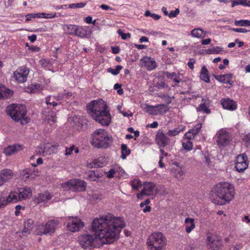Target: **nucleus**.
I'll use <instances>...</instances> for the list:
<instances>
[{
  "instance_id": "1",
  "label": "nucleus",
  "mask_w": 250,
  "mask_h": 250,
  "mask_svg": "<svg viewBox=\"0 0 250 250\" xmlns=\"http://www.w3.org/2000/svg\"><path fill=\"white\" fill-rule=\"evenodd\" d=\"M91 227L101 244H110L119 238L121 230L125 227V223L122 218L108 213L94 219Z\"/></svg>"
},
{
  "instance_id": "2",
  "label": "nucleus",
  "mask_w": 250,
  "mask_h": 250,
  "mask_svg": "<svg viewBox=\"0 0 250 250\" xmlns=\"http://www.w3.org/2000/svg\"><path fill=\"white\" fill-rule=\"evenodd\" d=\"M91 117L102 125L108 126L110 123L111 115L106 104L102 99L92 101L87 106Z\"/></svg>"
},
{
  "instance_id": "3",
  "label": "nucleus",
  "mask_w": 250,
  "mask_h": 250,
  "mask_svg": "<svg viewBox=\"0 0 250 250\" xmlns=\"http://www.w3.org/2000/svg\"><path fill=\"white\" fill-rule=\"evenodd\" d=\"M213 192L216 198L220 200L215 203L221 205L229 202L233 198L235 194L233 186L229 183L216 185L214 188Z\"/></svg>"
},
{
  "instance_id": "4",
  "label": "nucleus",
  "mask_w": 250,
  "mask_h": 250,
  "mask_svg": "<svg viewBox=\"0 0 250 250\" xmlns=\"http://www.w3.org/2000/svg\"><path fill=\"white\" fill-rule=\"evenodd\" d=\"M6 114L15 122L20 121L21 125L29 122V119L25 118L26 114V108L25 105L20 104H12L6 107Z\"/></svg>"
},
{
  "instance_id": "5",
  "label": "nucleus",
  "mask_w": 250,
  "mask_h": 250,
  "mask_svg": "<svg viewBox=\"0 0 250 250\" xmlns=\"http://www.w3.org/2000/svg\"><path fill=\"white\" fill-rule=\"evenodd\" d=\"M112 142V137L104 129H98L92 134L91 144L97 148L108 147Z\"/></svg>"
},
{
  "instance_id": "6",
  "label": "nucleus",
  "mask_w": 250,
  "mask_h": 250,
  "mask_svg": "<svg viewBox=\"0 0 250 250\" xmlns=\"http://www.w3.org/2000/svg\"><path fill=\"white\" fill-rule=\"evenodd\" d=\"M167 239L162 232H155L150 235L147 240L149 250H165Z\"/></svg>"
},
{
  "instance_id": "7",
  "label": "nucleus",
  "mask_w": 250,
  "mask_h": 250,
  "mask_svg": "<svg viewBox=\"0 0 250 250\" xmlns=\"http://www.w3.org/2000/svg\"><path fill=\"white\" fill-rule=\"evenodd\" d=\"M78 241L83 248L86 249L97 247L100 241L95 232V234L92 235L84 234L80 235L78 237Z\"/></svg>"
},
{
  "instance_id": "8",
  "label": "nucleus",
  "mask_w": 250,
  "mask_h": 250,
  "mask_svg": "<svg viewBox=\"0 0 250 250\" xmlns=\"http://www.w3.org/2000/svg\"><path fill=\"white\" fill-rule=\"evenodd\" d=\"M58 224V221L50 220L47 221L44 225L38 226L37 229V234L42 235L54 233Z\"/></svg>"
},
{
  "instance_id": "9",
  "label": "nucleus",
  "mask_w": 250,
  "mask_h": 250,
  "mask_svg": "<svg viewBox=\"0 0 250 250\" xmlns=\"http://www.w3.org/2000/svg\"><path fill=\"white\" fill-rule=\"evenodd\" d=\"M32 195V191L29 188H21L18 192L11 191L10 197H11L13 203H17L22 199H25Z\"/></svg>"
},
{
  "instance_id": "10",
  "label": "nucleus",
  "mask_w": 250,
  "mask_h": 250,
  "mask_svg": "<svg viewBox=\"0 0 250 250\" xmlns=\"http://www.w3.org/2000/svg\"><path fill=\"white\" fill-rule=\"evenodd\" d=\"M29 73V68L25 66H22L19 67L14 72L13 76L18 82L23 83L26 81Z\"/></svg>"
},
{
  "instance_id": "11",
  "label": "nucleus",
  "mask_w": 250,
  "mask_h": 250,
  "mask_svg": "<svg viewBox=\"0 0 250 250\" xmlns=\"http://www.w3.org/2000/svg\"><path fill=\"white\" fill-rule=\"evenodd\" d=\"M140 66L141 67H145L147 70L150 71L156 68L157 64L153 58L144 56L140 61Z\"/></svg>"
},
{
  "instance_id": "12",
  "label": "nucleus",
  "mask_w": 250,
  "mask_h": 250,
  "mask_svg": "<svg viewBox=\"0 0 250 250\" xmlns=\"http://www.w3.org/2000/svg\"><path fill=\"white\" fill-rule=\"evenodd\" d=\"M83 226V223L79 218L69 217V222L67 223L68 229L72 232L79 231Z\"/></svg>"
},
{
  "instance_id": "13",
  "label": "nucleus",
  "mask_w": 250,
  "mask_h": 250,
  "mask_svg": "<svg viewBox=\"0 0 250 250\" xmlns=\"http://www.w3.org/2000/svg\"><path fill=\"white\" fill-rule=\"evenodd\" d=\"M158 192L156 185L152 182H146L144 184V188L141 190L140 194L138 195V197L140 195H150L153 194H156Z\"/></svg>"
},
{
  "instance_id": "14",
  "label": "nucleus",
  "mask_w": 250,
  "mask_h": 250,
  "mask_svg": "<svg viewBox=\"0 0 250 250\" xmlns=\"http://www.w3.org/2000/svg\"><path fill=\"white\" fill-rule=\"evenodd\" d=\"M172 165L173 167L171 169V171L173 173V176L179 180L182 179L186 172L185 167L180 166L179 163L177 162H173Z\"/></svg>"
},
{
  "instance_id": "15",
  "label": "nucleus",
  "mask_w": 250,
  "mask_h": 250,
  "mask_svg": "<svg viewBox=\"0 0 250 250\" xmlns=\"http://www.w3.org/2000/svg\"><path fill=\"white\" fill-rule=\"evenodd\" d=\"M217 142L219 147L227 146L230 141V135L226 131H221L217 134Z\"/></svg>"
},
{
  "instance_id": "16",
  "label": "nucleus",
  "mask_w": 250,
  "mask_h": 250,
  "mask_svg": "<svg viewBox=\"0 0 250 250\" xmlns=\"http://www.w3.org/2000/svg\"><path fill=\"white\" fill-rule=\"evenodd\" d=\"M155 142L160 146L164 147L169 144L170 139L163 131L159 130L156 135Z\"/></svg>"
},
{
  "instance_id": "17",
  "label": "nucleus",
  "mask_w": 250,
  "mask_h": 250,
  "mask_svg": "<svg viewBox=\"0 0 250 250\" xmlns=\"http://www.w3.org/2000/svg\"><path fill=\"white\" fill-rule=\"evenodd\" d=\"M13 176V173L10 169H3L0 172V186L8 181Z\"/></svg>"
},
{
  "instance_id": "18",
  "label": "nucleus",
  "mask_w": 250,
  "mask_h": 250,
  "mask_svg": "<svg viewBox=\"0 0 250 250\" xmlns=\"http://www.w3.org/2000/svg\"><path fill=\"white\" fill-rule=\"evenodd\" d=\"M221 104L224 109L233 111L236 109L237 104L229 98H224L221 101Z\"/></svg>"
},
{
  "instance_id": "19",
  "label": "nucleus",
  "mask_w": 250,
  "mask_h": 250,
  "mask_svg": "<svg viewBox=\"0 0 250 250\" xmlns=\"http://www.w3.org/2000/svg\"><path fill=\"white\" fill-rule=\"evenodd\" d=\"M210 104V101L206 98H202V102L196 108L198 112H204L207 114L210 113V110L208 108V106Z\"/></svg>"
},
{
  "instance_id": "20",
  "label": "nucleus",
  "mask_w": 250,
  "mask_h": 250,
  "mask_svg": "<svg viewBox=\"0 0 250 250\" xmlns=\"http://www.w3.org/2000/svg\"><path fill=\"white\" fill-rule=\"evenodd\" d=\"M213 76L216 80L221 83H229L231 85H232L233 83V81H231L232 78V74L231 73L220 75H213Z\"/></svg>"
},
{
  "instance_id": "21",
  "label": "nucleus",
  "mask_w": 250,
  "mask_h": 250,
  "mask_svg": "<svg viewBox=\"0 0 250 250\" xmlns=\"http://www.w3.org/2000/svg\"><path fill=\"white\" fill-rule=\"evenodd\" d=\"M202 124L198 123L196 124L193 128L190 129L185 134V136L188 139L190 140L193 138L195 135H197L202 128Z\"/></svg>"
},
{
  "instance_id": "22",
  "label": "nucleus",
  "mask_w": 250,
  "mask_h": 250,
  "mask_svg": "<svg viewBox=\"0 0 250 250\" xmlns=\"http://www.w3.org/2000/svg\"><path fill=\"white\" fill-rule=\"evenodd\" d=\"M13 94V91L7 88L5 86L2 84L0 85V100L8 99L10 98Z\"/></svg>"
},
{
  "instance_id": "23",
  "label": "nucleus",
  "mask_w": 250,
  "mask_h": 250,
  "mask_svg": "<svg viewBox=\"0 0 250 250\" xmlns=\"http://www.w3.org/2000/svg\"><path fill=\"white\" fill-rule=\"evenodd\" d=\"M74 191H82L85 190L86 183L84 181L79 179H73Z\"/></svg>"
},
{
  "instance_id": "24",
  "label": "nucleus",
  "mask_w": 250,
  "mask_h": 250,
  "mask_svg": "<svg viewBox=\"0 0 250 250\" xmlns=\"http://www.w3.org/2000/svg\"><path fill=\"white\" fill-rule=\"evenodd\" d=\"M43 114L45 116V120L48 122L51 121L53 123L57 120L56 113L53 111H48V109H44L42 111Z\"/></svg>"
},
{
  "instance_id": "25",
  "label": "nucleus",
  "mask_w": 250,
  "mask_h": 250,
  "mask_svg": "<svg viewBox=\"0 0 250 250\" xmlns=\"http://www.w3.org/2000/svg\"><path fill=\"white\" fill-rule=\"evenodd\" d=\"M50 193L48 191H45L43 193H40L35 199V202L37 203H40L43 202L48 201L51 198Z\"/></svg>"
},
{
  "instance_id": "26",
  "label": "nucleus",
  "mask_w": 250,
  "mask_h": 250,
  "mask_svg": "<svg viewBox=\"0 0 250 250\" xmlns=\"http://www.w3.org/2000/svg\"><path fill=\"white\" fill-rule=\"evenodd\" d=\"M195 220L193 218L188 217L185 220V224L186 226V231L189 233L192 231L195 228L194 223Z\"/></svg>"
},
{
  "instance_id": "27",
  "label": "nucleus",
  "mask_w": 250,
  "mask_h": 250,
  "mask_svg": "<svg viewBox=\"0 0 250 250\" xmlns=\"http://www.w3.org/2000/svg\"><path fill=\"white\" fill-rule=\"evenodd\" d=\"M215 236L212 235H208L207 237V241L208 242V246L212 250H217L219 249V245L218 242L215 240Z\"/></svg>"
},
{
  "instance_id": "28",
  "label": "nucleus",
  "mask_w": 250,
  "mask_h": 250,
  "mask_svg": "<svg viewBox=\"0 0 250 250\" xmlns=\"http://www.w3.org/2000/svg\"><path fill=\"white\" fill-rule=\"evenodd\" d=\"M21 149V146L20 145H15L14 146H9L5 148L3 151L4 153L7 156H10L15 152Z\"/></svg>"
},
{
  "instance_id": "29",
  "label": "nucleus",
  "mask_w": 250,
  "mask_h": 250,
  "mask_svg": "<svg viewBox=\"0 0 250 250\" xmlns=\"http://www.w3.org/2000/svg\"><path fill=\"white\" fill-rule=\"evenodd\" d=\"M74 35L77 36L81 38H88L89 36L87 34V31L82 26H77L76 30Z\"/></svg>"
},
{
  "instance_id": "30",
  "label": "nucleus",
  "mask_w": 250,
  "mask_h": 250,
  "mask_svg": "<svg viewBox=\"0 0 250 250\" xmlns=\"http://www.w3.org/2000/svg\"><path fill=\"white\" fill-rule=\"evenodd\" d=\"M106 162L102 157L94 160L91 163L89 164L90 167H99L104 166Z\"/></svg>"
},
{
  "instance_id": "31",
  "label": "nucleus",
  "mask_w": 250,
  "mask_h": 250,
  "mask_svg": "<svg viewBox=\"0 0 250 250\" xmlns=\"http://www.w3.org/2000/svg\"><path fill=\"white\" fill-rule=\"evenodd\" d=\"M191 35L197 38H204L206 36V32L201 28H194L191 31Z\"/></svg>"
},
{
  "instance_id": "32",
  "label": "nucleus",
  "mask_w": 250,
  "mask_h": 250,
  "mask_svg": "<svg viewBox=\"0 0 250 250\" xmlns=\"http://www.w3.org/2000/svg\"><path fill=\"white\" fill-rule=\"evenodd\" d=\"M208 72V70L206 67L205 66H202L200 72V78L202 80L206 83L210 82L209 76Z\"/></svg>"
},
{
  "instance_id": "33",
  "label": "nucleus",
  "mask_w": 250,
  "mask_h": 250,
  "mask_svg": "<svg viewBox=\"0 0 250 250\" xmlns=\"http://www.w3.org/2000/svg\"><path fill=\"white\" fill-rule=\"evenodd\" d=\"M185 128V126L180 125L174 129L169 130L167 133V135L169 136H175L178 135L180 132L183 131Z\"/></svg>"
},
{
  "instance_id": "34",
  "label": "nucleus",
  "mask_w": 250,
  "mask_h": 250,
  "mask_svg": "<svg viewBox=\"0 0 250 250\" xmlns=\"http://www.w3.org/2000/svg\"><path fill=\"white\" fill-rule=\"evenodd\" d=\"M155 107L156 109L157 112H158V115L166 113L169 110V108L168 107L167 105L165 104H158L157 105H155Z\"/></svg>"
},
{
  "instance_id": "35",
  "label": "nucleus",
  "mask_w": 250,
  "mask_h": 250,
  "mask_svg": "<svg viewBox=\"0 0 250 250\" xmlns=\"http://www.w3.org/2000/svg\"><path fill=\"white\" fill-rule=\"evenodd\" d=\"M73 179L62 184V188L64 190H71L74 191Z\"/></svg>"
},
{
  "instance_id": "36",
  "label": "nucleus",
  "mask_w": 250,
  "mask_h": 250,
  "mask_svg": "<svg viewBox=\"0 0 250 250\" xmlns=\"http://www.w3.org/2000/svg\"><path fill=\"white\" fill-rule=\"evenodd\" d=\"M248 166L247 162L235 163V167L236 170L239 172H243Z\"/></svg>"
},
{
  "instance_id": "37",
  "label": "nucleus",
  "mask_w": 250,
  "mask_h": 250,
  "mask_svg": "<svg viewBox=\"0 0 250 250\" xmlns=\"http://www.w3.org/2000/svg\"><path fill=\"white\" fill-rule=\"evenodd\" d=\"M35 171L34 169L26 168L20 172V175L21 176H25L26 178H29L30 176L34 174Z\"/></svg>"
},
{
  "instance_id": "38",
  "label": "nucleus",
  "mask_w": 250,
  "mask_h": 250,
  "mask_svg": "<svg viewBox=\"0 0 250 250\" xmlns=\"http://www.w3.org/2000/svg\"><path fill=\"white\" fill-rule=\"evenodd\" d=\"M121 151L122 155L121 157L123 159H125L126 156L128 155L130 153V150L127 147V146L125 144H122L121 145Z\"/></svg>"
},
{
  "instance_id": "39",
  "label": "nucleus",
  "mask_w": 250,
  "mask_h": 250,
  "mask_svg": "<svg viewBox=\"0 0 250 250\" xmlns=\"http://www.w3.org/2000/svg\"><path fill=\"white\" fill-rule=\"evenodd\" d=\"M9 203H13L11 197H10V194L7 197L0 199V208L5 207Z\"/></svg>"
},
{
  "instance_id": "40",
  "label": "nucleus",
  "mask_w": 250,
  "mask_h": 250,
  "mask_svg": "<svg viewBox=\"0 0 250 250\" xmlns=\"http://www.w3.org/2000/svg\"><path fill=\"white\" fill-rule=\"evenodd\" d=\"M123 66L121 65H117L115 69H113L111 67L107 68V71L108 73H110L113 75H117L120 73V71L122 69Z\"/></svg>"
},
{
  "instance_id": "41",
  "label": "nucleus",
  "mask_w": 250,
  "mask_h": 250,
  "mask_svg": "<svg viewBox=\"0 0 250 250\" xmlns=\"http://www.w3.org/2000/svg\"><path fill=\"white\" fill-rule=\"evenodd\" d=\"M234 24L236 26H250V21L245 20H235Z\"/></svg>"
},
{
  "instance_id": "42",
  "label": "nucleus",
  "mask_w": 250,
  "mask_h": 250,
  "mask_svg": "<svg viewBox=\"0 0 250 250\" xmlns=\"http://www.w3.org/2000/svg\"><path fill=\"white\" fill-rule=\"evenodd\" d=\"M45 13H37V14H28L26 15V21H29L31 18H42L43 17V16H45Z\"/></svg>"
},
{
  "instance_id": "43",
  "label": "nucleus",
  "mask_w": 250,
  "mask_h": 250,
  "mask_svg": "<svg viewBox=\"0 0 250 250\" xmlns=\"http://www.w3.org/2000/svg\"><path fill=\"white\" fill-rule=\"evenodd\" d=\"M223 51L222 48L219 46H215L211 48L208 49L206 50L207 53L208 54H219Z\"/></svg>"
},
{
  "instance_id": "44",
  "label": "nucleus",
  "mask_w": 250,
  "mask_h": 250,
  "mask_svg": "<svg viewBox=\"0 0 250 250\" xmlns=\"http://www.w3.org/2000/svg\"><path fill=\"white\" fill-rule=\"evenodd\" d=\"M146 111L150 115H157L158 112H157L155 106H152L149 105H146Z\"/></svg>"
},
{
  "instance_id": "45",
  "label": "nucleus",
  "mask_w": 250,
  "mask_h": 250,
  "mask_svg": "<svg viewBox=\"0 0 250 250\" xmlns=\"http://www.w3.org/2000/svg\"><path fill=\"white\" fill-rule=\"evenodd\" d=\"M247 156L245 153L238 155L236 157V163L247 162Z\"/></svg>"
},
{
  "instance_id": "46",
  "label": "nucleus",
  "mask_w": 250,
  "mask_h": 250,
  "mask_svg": "<svg viewBox=\"0 0 250 250\" xmlns=\"http://www.w3.org/2000/svg\"><path fill=\"white\" fill-rule=\"evenodd\" d=\"M86 4V2H80L77 3H72L68 5L69 8H83L84 7Z\"/></svg>"
},
{
  "instance_id": "47",
  "label": "nucleus",
  "mask_w": 250,
  "mask_h": 250,
  "mask_svg": "<svg viewBox=\"0 0 250 250\" xmlns=\"http://www.w3.org/2000/svg\"><path fill=\"white\" fill-rule=\"evenodd\" d=\"M182 145L183 148L187 150H191L193 146L192 142H190L189 139L186 142H183Z\"/></svg>"
},
{
  "instance_id": "48",
  "label": "nucleus",
  "mask_w": 250,
  "mask_h": 250,
  "mask_svg": "<svg viewBox=\"0 0 250 250\" xmlns=\"http://www.w3.org/2000/svg\"><path fill=\"white\" fill-rule=\"evenodd\" d=\"M131 186L134 189L138 190L139 186H141V183L140 181L134 180L131 182Z\"/></svg>"
},
{
  "instance_id": "49",
  "label": "nucleus",
  "mask_w": 250,
  "mask_h": 250,
  "mask_svg": "<svg viewBox=\"0 0 250 250\" xmlns=\"http://www.w3.org/2000/svg\"><path fill=\"white\" fill-rule=\"evenodd\" d=\"M33 224H34L33 220L29 219L26 220L24 222V227H25V228H26L28 229L32 230Z\"/></svg>"
},
{
  "instance_id": "50",
  "label": "nucleus",
  "mask_w": 250,
  "mask_h": 250,
  "mask_svg": "<svg viewBox=\"0 0 250 250\" xmlns=\"http://www.w3.org/2000/svg\"><path fill=\"white\" fill-rule=\"evenodd\" d=\"M118 33L121 37L123 40H126L127 38H130L131 37L130 34L129 33H124L122 30L119 29L118 30Z\"/></svg>"
},
{
  "instance_id": "51",
  "label": "nucleus",
  "mask_w": 250,
  "mask_h": 250,
  "mask_svg": "<svg viewBox=\"0 0 250 250\" xmlns=\"http://www.w3.org/2000/svg\"><path fill=\"white\" fill-rule=\"evenodd\" d=\"M78 25H67V28L71 35H74L75 29L76 30Z\"/></svg>"
},
{
  "instance_id": "52",
  "label": "nucleus",
  "mask_w": 250,
  "mask_h": 250,
  "mask_svg": "<svg viewBox=\"0 0 250 250\" xmlns=\"http://www.w3.org/2000/svg\"><path fill=\"white\" fill-rule=\"evenodd\" d=\"M121 87L122 84L118 83L114 85V89L117 90V93L119 95H122L124 92L123 89H122Z\"/></svg>"
},
{
  "instance_id": "53",
  "label": "nucleus",
  "mask_w": 250,
  "mask_h": 250,
  "mask_svg": "<svg viewBox=\"0 0 250 250\" xmlns=\"http://www.w3.org/2000/svg\"><path fill=\"white\" fill-rule=\"evenodd\" d=\"M242 139L245 143L248 145L250 144V133L245 134Z\"/></svg>"
},
{
  "instance_id": "54",
  "label": "nucleus",
  "mask_w": 250,
  "mask_h": 250,
  "mask_svg": "<svg viewBox=\"0 0 250 250\" xmlns=\"http://www.w3.org/2000/svg\"><path fill=\"white\" fill-rule=\"evenodd\" d=\"M45 103L47 105H52L54 107L56 106L58 104L55 103L54 101H52L51 100L50 96H48L46 98Z\"/></svg>"
},
{
  "instance_id": "55",
  "label": "nucleus",
  "mask_w": 250,
  "mask_h": 250,
  "mask_svg": "<svg viewBox=\"0 0 250 250\" xmlns=\"http://www.w3.org/2000/svg\"><path fill=\"white\" fill-rule=\"evenodd\" d=\"M179 12V9L178 8H176L175 11H171L169 13L168 16L169 18L176 17Z\"/></svg>"
},
{
  "instance_id": "56",
  "label": "nucleus",
  "mask_w": 250,
  "mask_h": 250,
  "mask_svg": "<svg viewBox=\"0 0 250 250\" xmlns=\"http://www.w3.org/2000/svg\"><path fill=\"white\" fill-rule=\"evenodd\" d=\"M159 97L165 99V101L167 104H170L172 102L171 98L167 95L163 94Z\"/></svg>"
},
{
  "instance_id": "57",
  "label": "nucleus",
  "mask_w": 250,
  "mask_h": 250,
  "mask_svg": "<svg viewBox=\"0 0 250 250\" xmlns=\"http://www.w3.org/2000/svg\"><path fill=\"white\" fill-rule=\"evenodd\" d=\"M31 231L32 230L24 227L23 230L21 232H19V233L20 234H21L23 236H26L30 234Z\"/></svg>"
},
{
  "instance_id": "58",
  "label": "nucleus",
  "mask_w": 250,
  "mask_h": 250,
  "mask_svg": "<svg viewBox=\"0 0 250 250\" xmlns=\"http://www.w3.org/2000/svg\"><path fill=\"white\" fill-rule=\"evenodd\" d=\"M231 30L235 32H238V33H246L247 32H249V30H247L245 28H232Z\"/></svg>"
},
{
  "instance_id": "59",
  "label": "nucleus",
  "mask_w": 250,
  "mask_h": 250,
  "mask_svg": "<svg viewBox=\"0 0 250 250\" xmlns=\"http://www.w3.org/2000/svg\"><path fill=\"white\" fill-rule=\"evenodd\" d=\"M115 173V170L112 168L107 172L106 176L108 178H111L114 177V174Z\"/></svg>"
},
{
  "instance_id": "60",
  "label": "nucleus",
  "mask_w": 250,
  "mask_h": 250,
  "mask_svg": "<svg viewBox=\"0 0 250 250\" xmlns=\"http://www.w3.org/2000/svg\"><path fill=\"white\" fill-rule=\"evenodd\" d=\"M165 83L163 81H161L159 82H158L155 86L157 87L159 89H162L165 87Z\"/></svg>"
},
{
  "instance_id": "61",
  "label": "nucleus",
  "mask_w": 250,
  "mask_h": 250,
  "mask_svg": "<svg viewBox=\"0 0 250 250\" xmlns=\"http://www.w3.org/2000/svg\"><path fill=\"white\" fill-rule=\"evenodd\" d=\"M195 62V60L193 58H191L189 59V62L188 63V66L191 69H193L194 68V63Z\"/></svg>"
},
{
  "instance_id": "62",
  "label": "nucleus",
  "mask_w": 250,
  "mask_h": 250,
  "mask_svg": "<svg viewBox=\"0 0 250 250\" xmlns=\"http://www.w3.org/2000/svg\"><path fill=\"white\" fill-rule=\"evenodd\" d=\"M85 21L88 24L93 23V24H95L96 20H94L93 21H92V17L88 16L85 19Z\"/></svg>"
},
{
  "instance_id": "63",
  "label": "nucleus",
  "mask_w": 250,
  "mask_h": 250,
  "mask_svg": "<svg viewBox=\"0 0 250 250\" xmlns=\"http://www.w3.org/2000/svg\"><path fill=\"white\" fill-rule=\"evenodd\" d=\"M165 74L169 79H172L173 77L176 76V74L175 72L170 73L168 71L165 72Z\"/></svg>"
},
{
  "instance_id": "64",
  "label": "nucleus",
  "mask_w": 250,
  "mask_h": 250,
  "mask_svg": "<svg viewBox=\"0 0 250 250\" xmlns=\"http://www.w3.org/2000/svg\"><path fill=\"white\" fill-rule=\"evenodd\" d=\"M74 149V146H71L69 148H66L65 154L66 155H70L72 153V152Z\"/></svg>"
}]
</instances>
